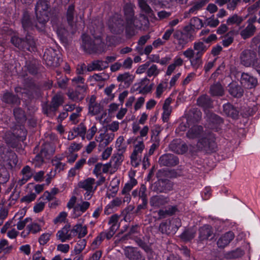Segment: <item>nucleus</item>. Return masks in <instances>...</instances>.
Listing matches in <instances>:
<instances>
[{"mask_svg": "<svg viewBox=\"0 0 260 260\" xmlns=\"http://www.w3.org/2000/svg\"><path fill=\"white\" fill-rule=\"evenodd\" d=\"M50 7L49 2L47 0H39L36 6L35 11L39 25L37 27L39 29H44L46 22L48 21V11Z\"/></svg>", "mask_w": 260, "mask_h": 260, "instance_id": "nucleus-3", "label": "nucleus"}, {"mask_svg": "<svg viewBox=\"0 0 260 260\" xmlns=\"http://www.w3.org/2000/svg\"><path fill=\"white\" fill-rule=\"evenodd\" d=\"M207 121L208 127L215 132H218L220 129L221 125L223 122L219 116L214 113L207 115Z\"/></svg>", "mask_w": 260, "mask_h": 260, "instance_id": "nucleus-11", "label": "nucleus"}, {"mask_svg": "<svg viewBox=\"0 0 260 260\" xmlns=\"http://www.w3.org/2000/svg\"><path fill=\"white\" fill-rule=\"evenodd\" d=\"M50 145L49 144H44L42 145L40 154L44 158H48L52 153L49 152Z\"/></svg>", "mask_w": 260, "mask_h": 260, "instance_id": "nucleus-62", "label": "nucleus"}, {"mask_svg": "<svg viewBox=\"0 0 260 260\" xmlns=\"http://www.w3.org/2000/svg\"><path fill=\"white\" fill-rule=\"evenodd\" d=\"M61 158L55 157L51 161L52 166L54 167V170L53 171L54 175L63 171L65 168L66 165L65 163L61 162Z\"/></svg>", "mask_w": 260, "mask_h": 260, "instance_id": "nucleus-37", "label": "nucleus"}, {"mask_svg": "<svg viewBox=\"0 0 260 260\" xmlns=\"http://www.w3.org/2000/svg\"><path fill=\"white\" fill-rule=\"evenodd\" d=\"M202 118V112L197 108H192L189 112V117L187 119L188 123L191 121L193 122H198Z\"/></svg>", "mask_w": 260, "mask_h": 260, "instance_id": "nucleus-36", "label": "nucleus"}, {"mask_svg": "<svg viewBox=\"0 0 260 260\" xmlns=\"http://www.w3.org/2000/svg\"><path fill=\"white\" fill-rule=\"evenodd\" d=\"M208 49V47L202 42H194L193 49L196 51L195 55L202 57Z\"/></svg>", "mask_w": 260, "mask_h": 260, "instance_id": "nucleus-38", "label": "nucleus"}, {"mask_svg": "<svg viewBox=\"0 0 260 260\" xmlns=\"http://www.w3.org/2000/svg\"><path fill=\"white\" fill-rule=\"evenodd\" d=\"M169 198L162 195L153 196L150 199V204L152 207H159L169 202Z\"/></svg>", "mask_w": 260, "mask_h": 260, "instance_id": "nucleus-27", "label": "nucleus"}, {"mask_svg": "<svg viewBox=\"0 0 260 260\" xmlns=\"http://www.w3.org/2000/svg\"><path fill=\"white\" fill-rule=\"evenodd\" d=\"M63 103V97L60 93L54 95L51 100L50 104L44 108L45 113L48 114L51 112H55Z\"/></svg>", "mask_w": 260, "mask_h": 260, "instance_id": "nucleus-12", "label": "nucleus"}, {"mask_svg": "<svg viewBox=\"0 0 260 260\" xmlns=\"http://www.w3.org/2000/svg\"><path fill=\"white\" fill-rule=\"evenodd\" d=\"M147 0H138L139 6L142 12L146 15L151 17L153 14V11L150 6L147 3Z\"/></svg>", "mask_w": 260, "mask_h": 260, "instance_id": "nucleus-46", "label": "nucleus"}, {"mask_svg": "<svg viewBox=\"0 0 260 260\" xmlns=\"http://www.w3.org/2000/svg\"><path fill=\"white\" fill-rule=\"evenodd\" d=\"M197 104L203 108L207 109L212 107V101L209 96L202 95L198 98Z\"/></svg>", "mask_w": 260, "mask_h": 260, "instance_id": "nucleus-35", "label": "nucleus"}, {"mask_svg": "<svg viewBox=\"0 0 260 260\" xmlns=\"http://www.w3.org/2000/svg\"><path fill=\"white\" fill-rule=\"evenodd\" d=\"M210 93L213 96H222L224 94V89L219 83H216L210 86Z\"/></svg>", "mask_w": 260, "mask_h": 260, "instance_id": "nucleus-39", "label": "nucleus"}, {"mask_svg": "<svg viewBox=\"0 0 260 260\" xmlns=\"http://www.w3.org/2000/svg\"><path fill=\"white\" fill-rule=\"evenodd\" d=\"M90 204L87 201H81L74 207L73 210L72 218H76L80 216L89 208Z\"/></svg>", "mask_w": 260, "mask_h": 260, "instance_id": "nucleus-24", "label": "nucleus"}, {"mask_svg": "<svg viewBox=\"0 0 260 260\" xmlns=\"http://www.w3.org/2000/svg\"><path fill=\"white\" fill-rule=\"evenodd\" d=\"M149 82V80L146 77L143 79L141 82L135 84V86H137L135 89L136 91H138L139 93L141 94H147L149 92L152 87L151 86L148 85Z\"/></svg>", "mask_w": 260, "mask_h": 260, "instance_id": "nucleus-29", "label": "nucleus"}, {"mask_svg": "<svg viewBox=\"0 0 260 260\" xmlns=\"http://www.w3.org/2000/svg\"><path fill=\"white\" fill-rule=\"evenodd\" d=\"M204 128L201 125H193L190 127L186 133V136L190 139L201 138L204 136Z\"/></svg>", "mask_w": 260, "mask_h": 260, "instance_id": "nucleus-25", "label": "nucleus"}, {"mask_svg": "<svg viewBox=\"0 0 260 260\" xmlns=\"http://www.w3.org/2000/svg\"><path fill=\"white\" fill-rule=\"evenodd\" d=\"M257 59L256 52L250 49H245L240 56L241 64L245 67H252Z\"/></svg>", "mask_w": 260, "mask_h": 260, "instance_id": "nucleus-9", "label": "nucleus"}, {"mask_svg": "<svg viewBox=\"0 0 260 260\" xmlns=\"http://www.w3.org/2000/svg\"><path fill=\"white\" fill-rule=\"evenodd\" d=\"M158 162L161 166L174 167L179 163L178 157L171 153L164 154L161 155L158 159Z\"/></svg>", "mask_w": 260, "mask_h": 260, "instance_id": "nucleus-15", "label": "nucleus"}, {"mask_svg": "<svg viewBox=\"0 0 260 260\" xmlns=\"http://www.w3.org/2000/svg\"><path fill=\"white\" fill-rule=\"evenodd\" d=\"M86 245V241L85 239H80L75 247L74 251L76 254H80L82 251L85 248Z\"/></svg>", "mask_w": 260, "mask_h": 260, "instance_id": "nucleus-56", "label": "nucleus"}, {"mask_svg": "<svg viewBox=\"0 0 260 260\" xmlns=\"http://www.w3.org/2000/svg\"><path fill=\"white\" fill-rule=\"evenodd\" d=\"M118 219L119 216L117 214H114L110 217L108 221V224L111 225V226L108 230L114 235L119 227V225L118 223Z\"/></svg>", "mask_w": 260, "mask_h": 260, "instance_id": "nucleus-40", "label": "nucleus"}, {"mask_svg": "<svg viewBox=\"0 0 260 260\" xmlns=\"http://www.w3.org/2000/svg\"><path fill=\"white\" fill-rule=\"evenodd\" d=\"M173 37L176 41V47L179 50L182 49L185 45L189 42L192 41L183 34V32L179 30H176L173 34Z\"/></svg>", "mask_w": 260, "mask_h": 260, "instance_id": "nucleus-19", "label": "nucleus"}, {"mask_svg": "<svg viewBox=\"0 0 260 260\" xmlns=\"http://www.w3.org/2000/svg\"><path fill=\"white\" fill-rule=\"evenodd\" d=\"M21 23L22 27L25 31H28L36 28L38 31H41L44 29H39L37 27V25L38 24L39 25V22H38V20L37 19V21L35 22V24H34L32 22L29 14L26 12H25L23 15Z\"/></svg>", "mask_w": 260, "mask_h": 260, "instance_id": "nucleus-18", "label": "nucleus"}, {"mask_svg": "<svg viewBox=\"0 0 260 260\" xmlns=\"http://www.w3.org/2000/svg\"><path fill=\"white\" fill-rule=\"evenodd\" d=\"M89 112L92 115H95L99 114L102 110L100 104L95 103L91 105H88Z\"/></svg>", "mask_w": 260, "mask_h": 260, "instance_id": "nucleus-55", "label": "nucleus"}, {"mask_svg": "<svg viewBox=\"0 0 260 260\" xmlns=\"http://www.w3.org/2000/svg\"><path fill=\"white\" fill-rule=\"evenodd\" d=\"M26 229L27 231L26 235H24V237L27 236L30 233L36 234L39 232L41 230V228L39 224L37 223H31L27 225Z\"/></svg>", "mask_w": 260, "mask_h": 260, "instance_id": "nucleus-50", "label": "nucleus"}, {"mask_svg": "<svg viewBox=\"0 0 260 260\" xmlns=\"http://www.w3.org/2000/svg\"><path fill=\"white\" fill-rule=\"evenodd\" d=\"M194 31V28L189 24L184 27L183 34L192 40L193 39V34Z\"/></svg>", "mask_w": 260, "mask_h": 260, "instance_id": "nucleus-61", "label": "nucleus"}, {"mask_svg": "<svg viewBox=\"0 0 260 260\" xmlns=\"http://www.w3.org/2000/svg\"><path fill=\"white\" fill-rule=\"evenodd\" d=\"M123 251L125 256L129 260H146L142 253L137 247L126 246Z\"/></svg>", "mask_w": 260, "mask_h": 260, "instance_id": "nucleus-13", "label": "nucleus"}, {"mask_svg": "<svg viewBox=\"0 0 260 260\" xmlns=\"http://www.w3.org/2000/svg\"><path fill=\"white\" fill-rule=\"evenodd\" d=\"M213 234V229L209 224H205L199 229V238L202 241L209 239Z\"/></svg>", "mask_w": 260, "mask_h": 260, "instance_id": "nucleus-30", "label": "nucleus"}, {"mask_svg": "<svg viewBox=\"0 0 260 260\" xmlns=\"http://www.w3.org/2000/svg\"><path fill=\"white\" fill-rule=\"evenodd\" d=\"M134 7L135 6L131 3H126L124 5L123 11L125 21L135 20Z\"/></svg>", "mask_w": 260, "mask_h": 260, "instance_id": "nucleus-28", "label": "nucleus"}, {"mask_svg": "<svg viewBox=\"0 0 260 260\" xmlns=\"http://www.w3.org/2000/svg\"><path fill=\"white\" fill-rule=\"evenodd\" d=\"M114 137L115 134L113 133L105 132L100 134L96 140L99 142V147L104 148L114 140Z\"/></svg>", "mask_w": 260, "mask_h": 260, "instance_id": "nucleus-22", "label": "nucleus"}, {"mask_svg": "<svg viewBox=\"0 0 260 260\" xmlns=\"http://www.w3.org/2000/svg\"><path fill=\"white\" fill-rule=\"evenodd\" d=\"M12 249V246H9L8 242L6 239H2L0 240V253L2 251L5 253L10 252Z\"/></svg>", "mask_w": 260, "mask_h": 260, "instance_id": "nucleus-59", "label": "nucleus"}, {"mask_svg": "<svg viewBox=\"0 0 260 260\" xmlns=\"http://www.w3.org/2000/svg\"><path fill=\"white\" fill-rule=\"evenodd\" d=\"M235 238V234L232 231H229L221 235L217 241V247L224 248L228 246Z\"/></svg>", "mask_w": 260, "mask_h": 260, "instance_id": "nucleus-20", "label": "nucleus"}, {"mask_svg": "<svg viewBox=\"0 0 260 260\" xmlns=\"http://www.w3.org/2000/svg\"><path fill=\"white\" fill-rule=\"evenodd\" d=\"M208 2V0H195L192 2L189 10L184 12L183 18H188L191 15L197 14L198 12L201 10Z\"/></svg>", "mask_w": 260, "mask_h": 260, "instance_id": "nucleus-10", "label": "nucleus"}, {"mask_svg": "<svg viewBox=\"0 0 260 260\" xmlns=\"http://www.w3.org/2000/svg\"><path fill=\"white\" fill-rule=\"evenodd\" d=\"M219 23V21L217 18H215L214 15H212L209 18H207L204 24L206 26H209L211 27H215Z\"/></svg>", "mask_w": 260, "mask_h": 260, "instance_id": "nucleus-53", "label": "nucleus"}, {"mask_svg": "<svg viewBox=\"0 0 260 260\" xmlns=\"http://www.w3.org/2000/svg\"><path fill=\"white\" fill-rule=\"evenodd\" d=\"M75 6L74 5H71L69 6L67 12V21L70 25L73 26L74 18Z\"/></svg>", "mask_w": 260, "mask_h": 260, "instance_id": "nucleus-49", "label": "nucleus"}, {"mask_svg": "<svg viewBox=\"0 0 260 260\" xmlns=\"http://www.w3.org/2000/svg\"><path fill=\"white\" fill-rule=\"evenodd\" d=\"M26 135L27 131L23 125H16L11 138L9 139L8 135H6V141L11 147L17 148H18L20 142L25 140Z\"/></svg>", "mask_w": 260, "mask_h": 260, "instance_id": "nucleus-4", "label": "nucleus"}, {"mask_svg": "<svg viewBox=\"0 0 260 260\" xmlns=\"http://www.w3.org/2000/svg\"><path fill=\"white\" fill-rule=\"evenodd\" d=\"M172 226L170 221L161 222L159 226V231L162 234L169 235L175 232V229L172 230Z\"/></svg>", "mask_w": 260, "mask_h": 260, "instance_id": "nucleus-45", "label": "nucleus"}, {"mask_svg": "<svg viewBox=\"0 0 260 260\" xmlns=\"http://www.w3.org/2000/svg\"><path fill=\"white\" fill-rule=\"evenodd\" d=\"M11 43L19 49L23 51H34L36 50V42L34 37L27 34L25 39H22L16 36L12 37Z\"/></svg>", "mask_w": 260, "mask_h": 260, "instance_id": "nucleus-5", "label": "nucleus"}, {"mask_svg": "<svg viewBox=\"0 0 260 260\" xmlns=\"http://www.w3.org/2000/svg\"><path fill=\"white\" fill-rule=\"evenodd\" d=\"M14 116L18 123H23L26 120L24 111L20 108H16L13 110Z\"/></svg>", "mask_w": 260, "mask_h": 260, "instance_id": "nucleus-44", "label": "nucleus"}, {"mask_svg": "<svg viewBox=\"0 0 260 260\" xmlns=\"http://www.w3.org/2000/svg\"><path fill=\"white\" fill-rule=\"evenodd\" d=\"M190 62L191 67L195 70L199 69L203 63L202 57H199V56L196 55L194 58L190 60Z\"/></svg>", "mask_w": 260, "mask_h": 260, "instance_id": "nucleus-63", "label": "nucleus"}, {"mask_svg": "<svg viewBox=\"0 0 260 260\" xmlns=\"http://www.w3.org/2000/svg\"><path fill=\"white\" fill-rule=\"evenodd\" d=\"M135 21H125V35L127 38H131L135 35Z\"/></svg>", "mask_w": 260, "mask_h": 260, "instance_id": "nucleus-42", "label": "nucleus"}, {"mask_svg": "<svg viewBox=\"0 0 260 260\" xmlns=\"http://www.w3.org/2000/svg\"><path fill=\"white\" fill-rule=\"evenodd\" d=\"M243 20L244 19L242 16L235 14L228 18L226 20V24L229 25L234 24L240 25Z\"/></svg>", "mask_w": 260, "mask_h": 260, "instance_id": "nucleus-47", "label": "nucleus"}, {"mask_svg": "<svg viewBox=\"0 0 260 260\" xmlns=\"http://www.w3.org/2000/svg\"><path fill=\"white\" fill-rule=\"evenodd\" d=\"M95 179L92 178H88L83 181L79 183V187L86 191L84 194V199L86 200H90L96 189V186L94 187Z\"/></svg>", "mask_w": 260, "mask_h": 260, "instance_id": "nucleus-8", "label": "nucleus"}, {"mask_svg": "<svg viewBox=\"0 0 260 260\" xmlns=\"http://www.w3.org/2000/svg\"><path fill=\"white\" fill-rule=\"evenodd\" d=\"M43 58L48 67L54 68L59 66L60 58L57 56L56 51L51 48L45 50Z\"/></svg>", "mask_w": 260, "mask_h": 260, "instance_id": "nucleus-7", "label": "nucleus"}, {"mask_svg": "<svg viewBox=\"0 0 260 260\" xmlns=\"http://www.w3.org/2000/svg\"><path fill=\"white\" fill-rule=\"evenodd\" d=\"M159 73L157 66L156 64H152L149 68L148 67L146 71L147 76L149 77L152 76L156 77Z\"/></svg>", "mask_w": 260, "mask_h": 260, "instance_id": "nucleus-58", "label": "nucleus"}, {"mask_svg": "<svg viewBox=\"0 0 260 260\" xmlns=\"http://www.w3.org/2000/svg\"><path fill=\"white\" fill-rule=\"evenodd\" d=\"M113 235L114 234L108 230L107 231L101 232L92 242V248L95 249L98 248L104 239H106L107 240H110L113 236Z\"/></svg>", "mask_w": 260, "mask_h": 260, "instance_id": "nucleus-23", "label": "nucleus"}, {"mask_svg": "<svg viewBox=\"0 0 260 260\" xmlns=\"http://www.w3.org/2000/svg\"><path fill=\"white\" fill-rule=\"evenodd\" d=\"M167 86L168 82L167 81H162L157 86L156 89V97L157 98H159L161 96Z\"/></svg>", "mask_w": 260, "mask_h": 260, "instance_id": "nucleus-57", "label": "nucleus"}, {"mask_svg": "<svg viewBox=\"0 0 260 260\" xmlns=\"http://www.w3.org/2000/svg\"><path fill=\"white\" fill-rule=\"evenodd\" d=\"M230 94L236 98H240L243 95V90L239 85L232 84L229 86Z\"/></svg>", "mask_w": 260, "mask_h": 260, "instance_id": "nucleus-43", "label": "nucleus"}, {"mask_svg": "<svg viewBox=\"0 0 260 260\" xmlns=\"http://www.w3.org/2000/svg\"><path fill=\"white\" fill-rule=\"evenodd\" d=\"M109 67L108 63L102 60H95L87 66V70L88 72L94 71H102Z\"/></svg>", "mask_w": 260, "mask_h": 260, "instance_id": "nucleus-26", "label": "nucleus"}, {"mask_svg": "<svg viewBox=\"0 0 260 260\" xmlns=\"http://www.w3.org/2000/svg\"><path fill=\"white\" fill-rule=\"evenodd\" d=\"M69 98L74 101H81L84 98V95L77 90L69 91L68 93Z\"/></svg>", "mask_w": 260, "mask_h": 260, "instance_id": "nucleus-48", "label": "nucleus"}, {"mask_svg": "<svg viewBox=\"0 0 260 260\" xmlns=\"http://www.w3.org/2000/svg\"><path fill=\"white\" fill-rule=\"evenodd\" d=\"M128 176L129 180L125 184L121 191V193L129 192L138 183L137 180L134 178V176H135V172L134 171L129 172Z\"/></svg>", "mask_w": 260, "mask_h": 260, "instance_id": "nucleus-33", "label": "nucleus"}, {"mask_svg": "<svg viewBox=\"0 0 260 260\" xmlns=\"http://www.w3.org/2000/svg\"><path fill=\"white\" fill-rule=\"evenodd\" d=\"M197 147L199 150L208 153L216 151L217 145L215 134L211 132H206L204 136L199 139Z\"/></svg>", "mask_w": 260, "mask_h": 260, "instance_id": "nucleus-1", "label": "nucleus"}, {"mask_svg": "<svg viewBox=\"0 0 260 260\" xmlns=\"http://www.w3.org/2000/svg\"><path fill=\"white\" fill-rule=\"evenodd\" d=\"M240 82L245 88L251 89L256 86L257 80L256 78L248 73H243L241 74Z\"/></svg>", "mask_w": 260, "mask_h": 260, "instance_id": "nucleus-17", "label": "nucleus"}, {"mask_svg": "<svg viewBox=\"0 0 260 260\" xmlns=\"http://www.w3.org/2000/svg\"><path fill=\"white\" fill-rule=\"evenodd\" d=\"M256 27L254 25L248 24L247 26L243 29L240 35L244 39H248L252 36L256 31Z\"/></svg>", "mask_w": 260, "mask_h": 260, "instance_id": "nucleus-41", "label": "nucleus"}, {"mask_svg": "<svg viewBox=\"0 0 260 260\" xmlns=\"http://www.w3.org/2000/svg\"><path fill=\"white\" fill-rule=\"evenodd\" d=\"M0 161L3 162L4 167L12 169L16 167L18 162L17 156L12 151H8L6 153H0Z\"/></svg>", "mask_w": 260, "mask_h": 260, "instance_id": "nucleus-6", "label": "nucleus"}, {"mask_svg": "<svg viewBox=\"0 0 260 260\" xmlns=\"http://www.w3.org/2000/svg\"><path fill=\"white\" fill-rule=\"evenodd\" d=\"M82 48L87 53L91 54L101 52L104 45L101 37H95L93 40L88 35H82Z\"/></svg>", "mask_w": 260, "mask_h": 260, "instance_id": "nucleus-2", "label": "nucleus"}, {"mask_svg": "<svg viewBox=\"0 0 260 260\" xmlns=\"http://www.w3.org/2000/svg\"><path fill=\"white\" fill-rule=\"evenodd\" d=\"M195 237V233L192 231L186 230L183 232L180 237L185 241H189Z\"/></svg>", "mask_w": 260, "mask_h": 260, "instance_id": "nucleus-64", "label": "nucleus"}, {"mask_svg": "<svg viewBox=\"0 0 260 260\" xmlns=\"http://www.w3.org/2000/svg\"><path fill=\"white\" fill-rule=\"evenodd\" d=\"M111 167V162H108L105 164L99 162L95 165L92 173L95 176H98L100 174H102V173H107Z\"/></svg>", "mask_w": 260, "mask_h": 260, "instance_id": "nucleus-32", "label": "nucleus"}, {"mask_svg": "<svg viewBox=\"0 0 260 260\" xmlns=\"http://www.w3.org/2000/svg\"><path fill=\"white\" fill-rule=\"evenodd\" d=\"M123 20L120 14H114L110 19V27L115 34H120L123 31Z\"/></svg>", "mask_w": 260, "mask_h": 260, "instance_id": "nucleus-14", "label": "nucleus"}, {"mask_svg": "<svg viewBox=\"0 0 260 260\" xmlns=\"http://www.w3.org/2000/svg\"><path fill=\"white\" fill-rule=\"evenodd\" d=\"M194 29H200L205 25L204 22L197 17H193L190 20V23Z\"/></svg>", "mask_w": 260, "mask_h": 260, "instance_id": "nucleus-52", "label": "nucleus"}, {"mask_svg": "<svg viewBox=\"0 0 260 260\" xmlns=\"http://www.w3.org/2000/svg\"><path fill=\"white\" fill-rule=\"evenodd\" d=\"M56 237L62 242L70 240L74 237L70 225L66 224L59 230L56 233Z\"/></svg>", "mask_w": 260, "mask_h": 260, "instance_id": "nucleus-21", "label": "nucleus"}, {"mask_svg": "<svg viewBox=\"0 0 260 260\" xmlns=\"http://www.w3.org/2000/svg\"><path fill=\"white\" fill-rule=\"evenodd\" d=\"M75 132L78 136L81 137L82 140L85 138V134L86 133V127L82 123L79 124L77 126L74 127Z\"/></svg>", "mask_w": 260, "mask_h": 260, "instance_id": "nucleus-51", "label": "nucleus"}, {"mask_svg": "<svg viewBox=\"0 0 260 260\" xmlns=\"http://www.w3.org/2000/svg\"><path fill=\"white\" fill-rule=\"evenodd\" d=\"M174 183L166 179H159L155 183V189L158 192L168 193L173 189Z\"/></svg>", "mask_w": 260, "mask_h": 260, "instance_id": "nucleus-16", "label": "nucleus"}, {"mask_svg": "<svg viewBox=\"0 0 260 260\" xmlns=\"http://www.w3.org/2000/svg\"><path fill=\"white\" fill-rule=\"evenodd\" d=\"M223 112L226 115L233 119H237L239 116L238 110L232 104L227 103L223 105Z\"/></svg>", "mask_w": 260, "mask_h": 260, "instance_id": "nucleus-31", "label": "nucleus"}, {"mask_svg": "<svg viewBox=\"0 0 260 260\" xmlns=\"http://www.w3.org/2000/svg\"><path fill=\"white\" fill-rule=\"evenodd\" d=\"M244 254V251L240 248L229 252L228 254L230 258H237L241 257Z\"/></svg>", "mask_w": 260, "mask_h": 260, "instance_id": "nucleus-60", "label": "nucleus"}, {"mask_svg": "<svg viewBox=\"0 0 260 260\" xmlns=\"http://www.w3.org/2000/svg\"><path fill=\"white\" fill-rule=\"evenodd\" d=\"M3 102L11 105H19L20 100L18 95H15L11 92H6L4 94L2 99Z\"/></svg>", "mask_w": 260, "mask_h": 260, "instance_id": "nucleus-34", "label": "nucleus"}, {"mask_svg": "<svg viewBox=\"0 0 260 260\" xmlns=\"http://www.w3.org/2000/svg\"><path fill=\"white\" fill-rule=\"evenodd\" d=\"M144 147L143 141H138V143L135 145L134 150L132 154V155H133V157H135V156H139V154L142 152L144 149Z\"/></svg>", "mask_w": 260, "mask_h": 260, "instance_id": "nucleus-54", "label": "nucleus"}]
</instances>
